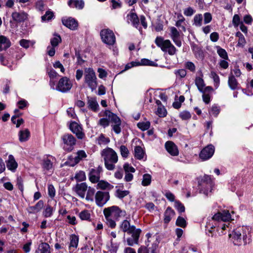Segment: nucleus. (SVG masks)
I'll return each instance as SVG.
<instances>
[{"mask_svg": "<svg viewBox=\"0 0 253 253\" xmlns=\"http://www.w3.org/2000/svg\"><path fill=\"white\" fill-rule=\"evenodd\" d=\"M233 220L231 215L228 211L224 210L222 212H218L214 214L211 219L207 223L206 227L208 231L212 233L215 227L217 226V234L214 235L215 236L217 235L221 236L226 234V229L228 226L225 224L222 225H217L216 222L222 221L223 222L229 221Z\"/></svg>", "mask_w": 253, "mask_h": 253, "instance_id": "nucleus-1", "label": "nucleus"}, {"mask_svg": "<svg viewBox=\"0 0 253 253\" xmlns=\"http://www.w3.org/2000/svg\"><path fill=\"white\" fill-rule=\"evenodd\" d=\"M234 245L241 246L249 243L252 239L251 228L248 226H240L229 234Z\"/></svg>", "mask_w": 253, "mask_h": 253, "instance_id": "nucleus-2", "label": "nucleus"}, {"mask_svg": "<svg viewBox=\"0 0 253 253\" xmlns=\"http://www.w3.org/2000/svg\"><path fill=\"white\" fill-rule=\"evenodd\" d=\"M103 116L104 117L99 120L98 124L105 128L108 126L110 123H111L114 131L117 134H119L121 131L120 119L109 110H105Z\"/></svg>", "mask_w": 253, "mask_h": 253, "instance_id": "nucleus-3", "label": "nucleus"}, {"mask_svg": "<svg viewBox=\"0 0 253 253\" xmlns=\"http://www.w3.org/2000/svg\"><path fill=\"white\" fill-rule=\"evenodd\" d=\"M101 155L104 161L105 168L109 170H114L115 164L118 161L116 152L113 149L108 147L102 150Z\"/></svg>", "mask_w": 253, "mask_h": 253, "instance_id": "nucleus-4", "label": "nucleus"}, {"mask_svg": "<svg viewBox=\"0 0 253 253\" xmlns=\"http://www.w3.org/2000/svg\"><path fill=\"white\" fill-rule=\"evenodd\" d=\"M84 81L92 91L96 88L97 86V77L95 72L92 68H86L84 69Z\"/></svg>", "mask_w": 253, "mask_h": 253, "instance_id": "nucleus-5", "label": "nucleus"}, {"mask_svg": "<svg viewBox=\"0 0 253 253\" xmlns=\"http://www.w3.org/2000/svg\"><path fill=\"white\" fill-rule=\"evenodd\" d=\"M155 43L164 51H168L170 55H174L176 52L175 47L169 40H165L162 37H157Z\"/></svg>", "mask_w": 253, "mask_h": 253, "instance_id": "nucleus-6", "label": "nucleus"}, {"mask_svg": "<svg viewBox=\"0 0 253 253\" xmlns=\"http://www.w3.org/2000/svg\"><path fill=\"white\" fill-rule=\"evenodd\" d=\"M100 36L102 42L108 45H113L116 42V37L114 33L110 29L101 30Z\"/></svg>", "mask_w": 253, "mask_h": 253, "instance_id": "nucleus-7", "label": "nucleus"}, {"mask_svg": "<svg viewBox=\"0 0 253 253\" xmlns=\"http://www.w3.org/2000/svg\"><path fill=\"white\" fill-rule=\"evenodd\" d=\"M103 213L105 217H108L109 215L116 218L125 216L126 214L125 211H122L118 207L115 206L104 209Z\"/></svg>", "mask_w": 253, "mask_h": 253, "instance_id": "nucleus-8", "label": "nucleus"}, {"mask_svg": "<svg viewBox=\"0 0 253 253\" xmlns=\"http://www.w3.org/2000/svg\"><path fill=\"white\" fill-rule=\"evenodd\" d=\"M72 86V81L68 78L64 77L58 81L56 89L62 92H66L71 89Z\"/></svg>", "mask_w": 253, "mask_h": 253, "instance_id": "nucleus-9", "label": "nucleus"}, {"mask_svg": "<svg viewBox=\"0 0 253 253\" xmlns=\"http://www.w3.org/2000/svg\"><path fill=\"white\" fill-rule=\"evenodd\" d=\"M109 193L107 192L98 191L95 194L94 201L98 207L103 206L109 200Z\"/></svg>", "mask_w": 253, "mask_h": 253, "instance_id": "nucleus-10", "label": "nucleus"}, {"mask_svg": "<svg viewBox=\"0 0 253 253\" xmlns=\"http://www.w3.org/2000/svg\"><path fill=\"white\" fill-rule=\"evenodd\" d=\"M62 139L64 143V149L68 151H72L76 144L75 138L71 134H65L62 136Z\"/></svg>", "mask_w": 253, "mask_h": 253, "instance_id": "nucleus-11", "label": "nucleus"}, {"mask_svg": "<svg viewBox=\"0 0 253 253\" xmlns=\"http://www.w3.org/2000/svg\"><path fill=\"white\" fill-rule=\"evenodd\" d=\"M200 184L201 186V191L206 195L208 196L209 193L211 192L212 183L209 176H205Z\"/></svg>", "mask_w": 253, "mask_h": 253, "instance_id": "nucleus-12", "label": "nucleus"}, {"mask_svg": "<svg viewBox=\"0 0 253 253\" xmlns=\"http://www.w3.org/2000/svg\"><path fill=\"white\" fill-rule=\"evenodd\" d=\"M214 152V147L212 145H209L203 148L199 154V157L202 161L210 159Z\"/></svg>", "mask_w": 253, "mask_h": 253, "instance_id": "nucleus-13", "label": "nucleus"}, {"mask_svg": "<svg viewBox=\"0 0 253 253\" xmlns=\"http://www.w3.org/2000/svg\"><path fill=\"white\" fill-rule=\"evenodd\" d=\"M120 229L124 232H126L129 234L134 233L135 232H141V230L136 229L133 225H130L129 222L127 220H124L120 225Z\"/></svg>", "mask_w": 253, "mask_h": 253, "instance_id": "nucleus-14", "label": "nucleus"}, {"mask_svg": "<svg viewBox=\"0 0 253 253\" xmlns=\"http://www.w3.org/2000/svg\"><path fill=\"white\" fill-rule=\"evenodd\" d=\"M102 171V167L100 166L91 169L89 173V179L90 182L93 183L97 182L100 178V173Z\"/></svg>", "mask_w": 253, "mask_h": 253, "instance_id": "nucleus-15", "label": "nucleus"}, {"mask_svg": "<svg viewBox=\"0 0 253 253\" xmlns=\"http://www.w3.org/2000/svg\"><path fill=\"white\" fill-rule=\"evenodd\" d=\"M70 129L76 134L78 138L82 139L84 137L82 127L76 122H73L70 124Z\"/></svg>", "mask_w": 253, "mask_h": 253, "instance_id": "nucleus-16", "label": "nucleus"}, {"mask_svg": "<svg viewBox=\"0 0 253 253\" xmlns=\"http://www.w3.org/2000/svg\"><path fill=\"white\" fill-rule=\"evenodd\" d=\"M86 157V155L85 152L83 150H80L77 153V156L75 157L71 156L69 159L68 163L70 166L73 167L78 164L80 160Z\"/></svg>", "mask_w": 253, "mask_h": 253, "instance_id": "nucleus-17", "label": "nucleus"}, {"mask_svg": "<svg viewBox=\"0 0 253 253\" xmlns=\"http://www.w3.org/2000/svg\"><path fill=\"white\" fill-rule=\"evenodd\" d=\"M12 19L17 22H22L28 19V15L23 11H15L11 14Z\"/></svg>", "mask_w": 253, "mask_h": 253, "instance_id": "nucleus-18", "label": "nucleus"}, {"mask_svg": "<svg viewBox=\"0 0 253 253\" xmlns=\"http://www.w3.org/2000/svg\"><path fill=\"white\" fill-rule=\"evenodd\" d=\"M165 148L169 154L173 156H177L179 151L176 145L172 141H168L165 143Z\"/></svg>", "mask_w": 253, "mask_h": 253, "instance_id": "nucleus-19", "label": "nucleus"}, {"mask_svg": "<svg viewBox=\"0 0 253 253\" xmlns=\"http://www.w3.org/2000/svg\"><path fill=\"white\" fill-rule=\"evenodd\" d=\"M88 188L86 184L83 182L77 184L74 188V190L80 197L84 198Z\"/></svg>", "mask_w": 253, "mask_h": 253, "instance_id": "nucleus-20", "label": "nucleus"}, {"mask_svg": "<svg viewBox=\"0 0 253 253\" xmlns=\"http://www.w3.org/2000/svg\"><path fill=\"white\" fill-rule=\"evenodd\" d=\"M170 37L175 44L178 47L181 46V42L179 39V33L177 29L174 27L170 28Z\"/></svg>", "mask_w": 253, "mask_h": 253, "instance_id": "nucleus-21", "label": "nucleus"}, {"mask_svg": "<svg viewBox=\"0 0 253 253\" xmlns=\"http://www.w3.org/2000/svg\"><path fill=\"white\" fill-rule=\"evenodd\" d=\"M62 22L64 25L71 30L76 29L78 25L77 21L72 18L63 19Z\"/></svg>", "mask_w": 253, "mask_h": 253, "instance_id": "nucleus-22", "label": "nucleus"}, {"mask_svg": "<svg viewBox=\"0 0 253 253\" xmlns=\"http://www.w3.org/2000/svg\"><path fill=\"white\" fill-rule=\"evenodd\" d=\"M53 158L51 156L44 157L42 161V167L44 170H49L53 168L52 160Z\"/></svg>", "mask_w": 253, "mask_h": 253, "instance_id": "nucleus-23", "label": "nucleus"}, {"mask_svg": "<svg viewBox=\"0 0 253 253\" xmlns=\"http://www.w3.org/2000/svg\"><path fill=\"white\" fill-rule=\"evenodd\" d=\"M43 207V202L39 201L34 206H30L27 208V211L30 213H37L40 212Z\"/></svg>", "mask_w": 253, "mask_h": 253, "instance_id": "nucleus-24", "label": "nucleus"}, {"mask_svg": "<svg viewBox=\"0 0 253 253\" xmlns=\"http://www.w3.org/2000/svg\"><path fill=\"white\" fill-rule=\"evenodd\" d=\"M127 21L128 23L131 22L133 26L137 28L139 24V19L136 13L130 12L127 15Z\"/></svg>", "mask_w": 253, "mask_h": 253, "instance_id": "nucleus-25", "label": "nucleus"}, {"mask_svg": "<svg viewBox=\"0 0 253 253\" xmlns=\"http://www.w3.org/2000/svg\"><path fill=\"white\" fill-rule=\"evenodd\" d=\"M10 45L11 42L8 38L2 35L0 36V51L6 49Z\"/></svg>", "mask_w": 253, "mask_h": 253, "instance_id": "nucleus-26", "label": "nucleus"}, {"mask_svg": "<svg viewBox=\"0 0 253 253\" xmlns=\"http://www.w3.org/2000/svg\"><path fill=\"white\" fill-rule=\"evenodd\" d=\"M6 166L7 169L11 171H14L17 168L18 164L15 160L14 157L11 155L8 156V159L6 162Z\"/></svg>", "mask_w": 253, "mask_h": 253, "instance_id": "nucleus-27", "label": "nucleus"}, {"mask_svg": "<svg viewBox=\"0 0 253 253\" xmlns=\"http://www.w3.org/2000/svg\"><path fill=\"white\" fill-rule=\"evenodd\" d=\"M70 243L69 247V250L70 252H72L74 250V248H77L79 243V238L75 235H72L70 238Z\"/></svg>", "mask_w": 253, "mask_h": 253, "instance_id": "nucleus-28", "label": "nucleus"}, {"mask_svg": "<svg viewBox=\"0 0 253 253\" xmlns=\"http://www.w3.org/2000/svg\"><path fill=\"white\" fill-rule=\"evenodd\" d=\"M228 84L229 87L232 90L238 88V83L232 72L228 77Z\"/></svg>", "mask_w": 253, "mask_h": 253, "instance_id": "nucleus-29", "label": "nucleus"}, {"mask_svg": "<svg viewBox=\"0 0 253 253\" xmlns=\"http://www.w3.org/2000/svg\"><path fill=\"white\" fill-rule=\"evenodd\" d=\"M175 214L174 211L171 208L168 207L164 213V222L165 223H168L172 217Z\"/></svg>", "mask_w": 253, "mask_h": 253, "instance_id": "nucleus-30", "label": "nucleus"}, {"mask_svg": "<svg viewBox=\"0 0 253 253\" xmlns=\"http://www.w3.org/2000/svg\"><path fill=\"white\" fill-rule=\"evenodd\" d=\"M68 5L70 7L82 9L84 6V2L83 0H70L68 1Z\"/></svg>", "mask_w": 253, "mask_h": 253, "instance_id": "nucleus-31", "label": "nucleus"}, {"mask_svg": "<svg viewBox=\"0 0 253 253\" xmlns=\"http://www.w3.org/2000/svg\"><path fill=\"white\" fill-rule=\"evenodd\" d=\"M140 232H135L131 234V237L127 239V243L128 246H133L134 244H137Z\"/></svg>", "mask_w": 253, "mask_h": 253, "instance_id": "nucleus-32", "label": "nucleus"}, {"mask_svg": "<svg viewBox=\"0 0 253 253\" xmlns=\"http://www.w3.org/2000/svg\"><path fill=\"white\" fill-rule=\"evenodd\" d=\"M30 135L28 129L20 130L19 132V139L20 142H25L28 140Z\"/></svg>", "mask_w": 253, "mask_h": 253, "instance_id": "nucleus-33", "label": "nucleus"}, {"mask_svg": "<svg viewBox=\"0 0 253 253\" xmlns=\"http://www.w3.org/2000/svg\"><path fill=\"white\" fill-rule=\"evenodd\" d=\"M87 105L89 108L94 112L98 110L99 105L96 100L93 98H89L87 100Z\"/></svg>", "mask_w": 253, "mask_h": 253, "instance_id": "nucleus-34", "label": "nucleus"}, {"mask_svg": "<svg viewBox=\"0 0 253 253\" xmlns=\"http://www.w3.org/2000/svg\"><path fill=\"white\" fill-rule=\"evenodd\" d=\"M37 253H50V247L46 243H42L36 251Z\"/></svg>", "mask_w": 253, "mask_h": 253, "instance_id": "nucleus-35", "label": "nucleus"}, {"mask_svg": "<svg viewBox=\"0 0 253 253\" xmlns=\"http://www.w3.org/2000/svg\"><path fill=\"white\" fill-rule=\"evenodd\" d=\"M97 182L98 183L97 184L96 187V188L97 189H111L113 187V186L111 185L110 183L104 180H99Z\"/></svg>", "mask_w": 253, "mask_h": 253, "instance_id": "nucleus-36", "label": "nucleus"}, {"mask_svg": "<svg viewBox=\"0 0 253 253\" xmlns=\"http://www.w3.org/2000/svg\"><path fill=\"white\" fill-rule=\"evenodd\" d=\"M85 200L87 201L93 202L94 201L95 189L91 187H89L87 190Z\"/></svg>", "mask_w": 253, "mask_h": 253, "instance_id": "nucleus-37", "label": "nucleus"}, {"mask_svg": "<svg viewBox=\"0 0 253 253\" xmlns=\"http://www.w3.org/2000/svg\"><path fill=\"white\" fill-rule=\"evenodd\" d=\"M144 156V152L140 146H136L134 148V156L137 159L141 160Z\"/></svg>", "mask_w": 253, "mask_h": 253, "instance_id": "nucleus-38", "label": "nucleus"}, {"mask_svg": "<svg viewBox=\"0 0 253 253\" xmlns=\"http://www.w3.org/2000/svg\"><path fill=\"white\" fill-rule=\"evenodd\" d=\"M79 216L82 220L89 221L90 219V211L87 210H84L79 213Z\"/></svg>", "mask_w": 253, "mask_h": 253, "instance_id": "nucleus-39", "label": "nucleus"}, {"mask_svg": "<svg viewBox=\"0 0 253 253\" xmlns=\"http://www.w3.org/2000/svg\"><path fill=\"white\" fill-rule=\"evenodd\" d=\"M195 84L198 89L202 92H204L203 89L205 86L204 81L203 79L200 77H197L195 79Z\"/></svg>", "mask_w": 253, "mask_h": 253, "instance_id": "nucleus-40", "label": "nucleus"}, {"mask_svg": "<svg viewBox=\"0 0 253 253\" xmlns=\"http://www.w3.org/2000/svg\"><path fill=\"white\" fill-rule=\"evenodd\" d=\"M137 63L138 66H155L154 62L150 61L147 59L143 58L140 61H137Z\"/></svg>", "mask_w": 253, "mask_h": 253, "instance_id": "nucleus-41", "label": "nucleus"}, {"mask_svg": "<svg viewBox=\"0 0 253 253\" xmlns=\"http://www.w3.org/2000/svg\"><path fill=\"white\" fill-rule=\"evenodd\" d=\"M61 42V38L60 36L56 34H54V37L51 38L50 41L51 45L55 47L57 46Z\"/></svg>", "mask_w": 253, "mask_h": 253, "instance_id": "nucleus-42", "label": "nucleus"}, {"mask_svg": "<svg viewBox=\"0 0 253 253\" xmlns=\"http://www.w3.org/2000/svg\"><path fill=\"white\" fill-rule=\"evenodd\" d=\"M152 177L149 174H145L143 176L142 180V185L146 186L150 184L151 182Z\"/></svg>", "mask_w": 253, "mask_h": 253, "instance_id": "nucleus-43", "label": "nucleus"}, {"mask_svg": "<svg viewBox=\"0 0 253 253\" xmlns=\"http://www.w3.org/2000/svg\"><path fill=\"white\" fill-rule=\"evenodd\" d=\"M174 74L177 79H181L182 78H184L186 74V71L184 69H178L174 71Z\"/></svg>", "mask_w": 253, "mask_h": 253, "instance_id": "nucleus-44", "label": "nucleus"}, {"mask_svg": "<svg viewBox=\"0 0 253 253\" xmlns=\"http://www.w3.org/2000/svg\"><path fill=\"white\" fill-rule=\"evenodd\" d=\"M203 16L202 14H197L194 18V24L196 26L200 27L202 25Z\"/></svg>", "mask_w": 253, "mask_h": 253, "instance_id": "nucleus-45", "label": "nucleus"}, {"mask_svg": "<svg viewBox=\"0 0 253 253\" xmlns=\"http://www.w3.org/2000/svg\"><path fill=\"white\" fill-rule=\"evenodd\" d=\"M217 53L218 55L222 58L227 60L228 59L227 53L226 50L220 47H217Z\"/></svg>", "mask_w": 253, "mask_h": 253, "instance_id": "nucleus-46", "label": "nucleus"}, {"mask_svg": "<svg viewBox=\"0 0 253 253\" xmlns=\"http://www.w3.org/2000/svg\"><path fill=\"white\" fill-rule=\"evenodd\" d=\"M150 126V123L149 122H142L137 124L138 127L143 131L148 129Z\"/></svg>", "mask_w": 253, "mask_h": 253, "instance_id": "nucleus-47", "label": "nucleus"}, {"mask_svg": "<svg viewBox=\"0 0 253 253\" xmlns=\"http://www.w3.org/2000/svg\"><path fill=\"white\" fill-rule=\"evenodd\" d=\"M211 77L214 81L215 86L216 88L218 87L220 82L219 76L216 74L215 72L212 71L211 73Z\"/></svg>", "mask_w": 253, "mask_h": 253, "instance_id": "nucleus-48", "label": "nucleus"}, {"mask_svg": "<svg viewBox=\"0 0 253 253\" xmlns=\"http://www.w3.org/2000/svg\"><path fill=\"white\" fill-rule=\"evenodd\" d=\"M54 209L50 206H47L43 212V214L45 217H50L53 213Z\"/></svg>", "mask_w": 253, "mask_h": 253, "instance_id": "nucleus-49", "label": "nucleus"}, {"mask_svg": "<svg viewBox=\"0 0 253 253\" xmlns=\"http://www.w3.org/2000/svg\"><path fill=\"white\" fill-rule=\"evenodd\" d=\"M120 151L121 156L125 158L128 156L129 151L125 145H121L120 147Z\"/></svg>", "mask_w": 253, "mask_h": 253, "instance_id": "nucleus-50", "label": "nucleus"}, {"mask_svg": "<svg viewBox=\"0 0 253 253\" xmlns=\"http://www.w3.org/2000/svg\"><path fill=\"white\" fill-rule=\"evenodd\" d=\"M220 109L219 107L216 105H213L211 107V109L209 111L210 114H211L215 117H217L218 114L219 113Z\"/></svg>", "mask_w": 253, "mask_h": 253, "instance_id": "nucleus-51", "label": "nucleus"}, {"mask_svg": "<svg viewBox=\"0 0 253 253\" xmlns=\"http://www.w3.org/2000/svg\"><path fill=\"white\" fill-rule=\"evenodd\" d=\"M110 142L108 138L105 137L103 134L100 135L98 138V143L99 145H105Z\"/></svg>", "mask_w": 253, "mask_h": 253, "instance_id": "nucleus-52", "label": "nucleus"}, {"mask_svg": "<svg viewBox=\"0 0 253 253\" xmlns=\"http://www.w3.org/2000/svg\"><path fill=\"white\" fill-rule=\"evenodd\" d=\"M176 225L184 228L186 226V221L183 217L179 216L176 221Z\"/></svg>", "mask_w": 253, "mask_h": 253, "instance_id": "nucleus-53", "label": "nucleus"}, {"mask_svg": "<svg viewBox=\"0 0 253 253\" xmlns=\"http://www.w3.org/2000/svg\"><path fill=\"white\" fill-rule=\"evenodd\" d=\"M19 43L21 46L26 48H28L30 45H33L34 44V42L25 39L21 40Z\"/></svg>", "mask_w": 253, "mask_h": 253, "instance_id": "nucleus-54", "label": "nucleus"}, {"mask_svg": "<svg viewBox=\"0 0 253 253\" xmlns=\"http://www.w3.org/2000/svg\"><path fill=\"white\" fill-rule=\"evenodd\" d=\"M157 114L160 117H164L167 115V111L163 106H160L158 107Z\"/></svg>", "mask_w": 253, "mask_h": 253, "instance_id": "nucleus-55", "label": "nucleus"}, {"mask_svg": "<svg viewBox=\"0 0 253 253\" xmlns=\"http://www.w3.org/2000/svg\"><path fill=\"white\" fill-rule=\"evenodd\" d=\"M116 195L118 198L122 199L127 196L129 194V192L127 190L123 191L120 189H118L116 191Z\"/></svg>", "mask_w": 253, "mask_h": 253, "instance_id": "nucleus-56", "label": "nucleus"}, {"mask_svg": "<svg viewBox=\"0 0 253 253\" xmlns=\"http://www.w3.org/2000/svg\"><path fill=\"white\" fill-rule=\"evenodd\" d=\"M123 168L125 173H134L135 171V169L128 163L125 164Z\"/></svg>", "mask_w": 253, "mask_h": 253, "instance_id": "nucleus-57", "label": "nucleus"}, {"mask_svg": "<svg viewBox=\"0 0 253 253\" xmlns=\"http://www.w3.org/2000/svg\"><path fill=\"white\" fill-rule=\"evenodd\" d=\"M174 207L179 212H182L185 211V208L183 205L178 201H174Z\"/></svg>", "mask_w": 253, "mask_h": 253, "instance_id": "nucleus-58", "label": "nucleus"}, {"mask_svg": "<svg viewBox=\"0 0 253 253\" xmlns=\"http://www.w3.org/2000/svg\"><path fill=\"white\" fill-rule=\"evenodd\" d=\"M75 178L78 181H83L86 178L85 173L83 171H80L76 174Z\"/></svg>", "mask_w": 253, "mask_h": 253, "instance_id": "nucleus-59", "label": "nucleus"}, {"mask_svg": "<svg viewBox=\"0 0 253 253\" xmlns=\"http://www.w3.org/2000/svg\"><path fill=\"white\" fill-rule=\"evenodd\" d=\"M53 16V13L52 12L50 11H47L45 14L42 17V21L49 20Z\"/></svg>", "mask_w": 253, "mask_h": 253, "instance_id": "nucleus-60", "label": "nucleus"}, {"mask_svg": "<svg viewBox=\"0 0 253 253\" xmlns=\"http://www.w3.org/2000/svg\"><path fill=\"white\" fill-rule=\"evenodd\" d=\"M48 194L51 198H53L55 195V189L54 186L49 184L48 185Z\"/></svg>", "mask_w": 253, "mask_h": 253, "instance_id": "nucleus-61", "label": "nucleus"}, {"mask_svg": "<svg viewBox=\"0 0 253 253\" xmlns=\"http://www.w3.org/2000/svg\"><path fill=\"white\" fill-rule=\"evenodd\" d=\"M185 66L186 69L189 70L191 72H194L195 71V66L194 64L192 62L188 61L186 62Z\"/></svg>", "mask_w": 253, "mask_h": 253, "instance_id": "nucleus-62", "label": "nucleus"}, {"mask_svg": "<svg viewBox=\"0 0 253 253\" xmlns=\"http://www.w3.org/2000/svg\"><path fill=\"white\" fill-rule=\"evenodd\" d=\"M190 113L188 111H183L180 114V117L184 120H188L191 118Z\"/></svg>", "mask_w": 253, "mask_h": 253, "instance_id": "nucleus-63", "label": "nucleus"}, {"mask_svg": "<svg viewBox=\"0 0 253 253\" xmlns=\"http://www.w3.org/2000/svg\"><path fill=\"white\" fill-rule=\"evenodd\" d=\"M204 24H206L210 23L211 21L212 16L210 13L206 12L204 15Z\"/></svg>", "mask_w": 253, "mask_h": 253, "instance_id": "nucleus-64", "label": "nucleus"}]
</instances>
